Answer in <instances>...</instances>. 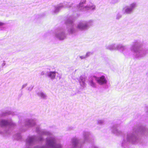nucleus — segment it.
I'll use <instances>...</instances> for the list:
<instances>
[{"instance_id":"nucleus-1","label":"nucleus","mask_w":148,"mask_h":148,"mask_svg":"<svg viewBox=\"0 0 148 148\" xmlns=\"http://www.w3.org/2000/svg\"><path fill=\"white\" fill-rule=\"evenodd\" d=\"M95 79L99 84L102 85L106 84L107 81L104 76H102L100 77H95Z\"/></svg>"},{"instance_id":"nucleus-2","label":"nucleus","mask_w":148,"mask_h":148,"mask_svg":"<svg viewBox=\"0 0 148 148\" xmlns=\"http://www.w3.org/2000/svg\"><path fill=\"white\" fill-rule=\"evenodd\" d=\"M135 4L134 3L131 4L130 7H127L126 9L125 10V12L127 13H130L135 8Z\"/></svg>"},{"instance_id":"nucleus-3","label":"nucleus","mask_w":148,"mask_h":148,"mask_svg":"<svg viewBox=\"0 0 148 148\" xmlns=\"http://www.w3.org/2000/svg\"><path fill=\"white\" fill-rule=\"evenodd\" d=\"M87 27L86 24H84L80 23L78 25L77 27L79 29H83L86 28Z\"/></svg>"},{"instance_id":"nucleus-4","label":"nucleus","mask_w":148,"mask_h":148,"mask_svg":"<svg viewBox=\"0 0 148 148\" xmlns=\"http://www.w3.org/2000/svg\"><path fill=\"white\" fill-rule=\"evenodd\" d=\"M56 72H51L49 76L51 78H54L56 76Z\"/></svg>"},{"instance_id":"nucleus-5","label":"nucleus","mask_w":148,"mask_h":148,"mask_svg":"<svg viewBox=\"0 0 148 148\" xmlns=\"http://www.w3.org/2000/svg\"><path fill=\"white\" fill-rule=\"evenodd\" d=\"M1 126H3L6 125L7 124V122L3 120L1 121Z\"/></svg>"},{"instance_id":"nucleus-6","label":"nucleus","mask_w":148,"mask_h":148,"mask_svg":"<svg viewBox=\"0 0 148 148\" xmlns=\"http://www.w3.org/2000/svg\"><path fill=\"white\" fill-rule=\"evenodd\" d=\"M4 24L2 22H0V26L3 25Z\"/></svg>"},{"instance_id":"nucleus-7","label":"nucleus","mask_w":148,"mask_h":148,"mask_svg":"<svg viewBox=\"0 0 148 148\" xmlns=\"http://www.w3.org/2000/svg\"><path fill=\"white\" fill-rule=\"evenodd\" d=\"M80 58H81V59H82L83 58H82V57L81 56L80 57Z\"/></svg>"}]
</instances>
